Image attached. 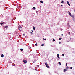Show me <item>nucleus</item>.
<instances>
[{
    "label": "nucleus",
    "instance_id": "26",
    "mask_svg": "<svg viewBox=\"0 0 75 75\" xmlns=\"http://www.w3.org/2000/svg\"><path fill=\"white\" fill-rule=\"evenodd\" d=\"M68 34H69V35L71 34V33H70V32H69Z\"/></svg>",
    "mask_w": 75,
    "mask_h": 75
},
{
    "label": "nucleus",
    "instance_id": "1",
    "mask_svg": "<svg viewBox=\"0 0 75 75\" xmlns=\"http://www.w3.org/2000/svg\"><path fill=\"white\" fill-rule=\"evenodd\" d=\"M18 28L20 31H22V29H23V28L21 26H18Z\"/></svg>",
    "mask_w": 75,
    "mask_h": 75
},
{
    "label": "nucleus",
    "instance_id": "23",
    "mask_svg": "<svg viewBox=\"0 0 75 75\" xmlns=\"http://www.w3.org/2000/svg\"><path fill=\"white\" fill-rule=\"evenodd\" d=\"M44 44H42L41 45V46H42V47H43V46H44Z\"/></svg>",
    "mask_w": 75,
    "mask_h": 75
},
{
    "label": "nucleus",
    "instance_id": "35",
    "mask_svg": "<svg viewBox=\"0 0 75 75\" xmlns=\"http://www.w3.org/2000/svg\"><path fill=\"white\" fill-rule=\"evenodd\" d=\"M68 12H69V11H68Z\"/></svg>",
    "mask_w": 75,
    "mask_h": 75
},
{
    "label": "nucleus",
    "instance_id": "19",
    "mask_svg": "<svg viewBox=\"0 0 75 75\" xmlns=\"http://www.w3.org/2000/svg\"><path fill=\"white\" fill-rule=\"evenodd\" d=\"M33 9H35V7H33Z\"/></svg>",
    "mask_w": 75,
    "mask_h": 75
},
{
    "label": "nucleus",
    "instance_id": "13",
    "mask_svg": "<svg viewBox=\"0 0 75 75\" xmlns=\"http://www.w3.org/2000/svg\"><path fill=\"white\" fill-rule=\"evenodd\" d=\"M40 3H43V1H40Z\"/></svg>",
    "mask_w": 75,
    "mask_h": 75
},
{
    "label": "nucleus",
    "instance_id": "21",
    "mask_svg": "<svg viewBox=\"0 0 75 75\" xmlns=\"http://www.w3.org/2000/svg\"><path fill=\"white\" fill-rule=\"evenodd\" d=\"M67 65H68V63H66V66H67Z\"/></svg>",
    "mask_w": 75,
    "mask_h": 75
},
{
    "label": "nucleus",
    "instance_id": "17",
    "mask_svg": "<svg viewBox=\"0 0 75 75\" xmlns=\"http://www.w3.org/2000/svg\"><path fill=\"white\" fill-rule=\"evenodd\" d=\"M61 39H62V38H60L59 39V40H61Z\"/></svg>",
    "mask_w": 75,
    "mask_h": 75
},
{
    "label": "nucleus",
    "instance_id": "16",
    "mask_svg": "<svg viewBox=\"0 0 75 75\" xmlns=\"http://www.w3.org/2000/svg\"><path fill=\"white\" fill-rule=\"evenodd\" d=\"M43 40H45V41H46L47 39H44V38H43Z\"/></svg>",
    "mask_w": 75,
    "mask_h": 75
},
{
    "label": "nucleus",
    "instance_id": "33",
    "mask_svg": "<svg viewBox=\"0 0 75 75\" xmlns=\"http://www.w3.org/2000/svg\"><path fill=\"white\" fill-rule=\"evenodd\" d=\"M70 40H72V38H70Z\"/></svg>",
    "mask_w": 75,
    "mask_h": 75
},
{
    "label": "nucleus",
    "instance_id": "28",
    "mask_svg": "<svg viewBox=\"0 0 75 75\" xmlns=\"http://www.w3.org/2000/svg\"><path fill=\"white\" fill-rule=\"evenodd\" d=\"M61 36H63V34H61Z\"/></svg>",
    "mask_w": 75,
    "mask_h": 75
},
{
    "label": "nucleus",
    "instance_id": "6",
    "mask_svg": "<svg viewBox=\"0 0 75 75\" xmlns=\"http://www.w3.org/2000/svg\"><path fill=\"white\" fill-rule=\"evenodd\" d=\"M4 57V55L3 54H2L1 55V57H2V58H3Z\"/></svg>",
    "mask_w": 75,
    "mask_h": 75
},
{
    "label": "nucleus",
    "instance_id": "25",
    "mask_svg": "<svg viewBox=\"0 0 75 75\" xmlns=\"http://www.w3.org/2000/svg\"><path fill=\"white\" fill-rule=\"evenodd\" d=\"M69 67H66V69H68V68Z\"/></svg>",
    "mask_w": 75,
    "mask_h": 75
},
{
    "label": "nucleus",
    "instance_id": "31",
    "mask_svg": "<svg viewBox=\"0 0 75 75\" xmlns=\"http://www.w3.org/2000/svg\"><path fill=\"white\" fill-rule=\"evenodd\" d=\"M37 67H39V65H37Z\"/></svg>",
    "mask_w": 75,
    "mask_h": 75
},
{
    "label": "nucleus",
    "instance_id": "9",
    "mask_svg": "<svg viewBox=\"0 0 75 75\" xmlns=\"http://www.w3.org/2000/svg\"><path fill=\"white\" fill-rule=\"evenodd\" d=\"M20 50L21 51H23V49H20Z\"/></svg>",
    "mask_w": 75,
    "mask_h": 75
},
{
    "label": "nucleus",
    "instance_id": "5",
    "mask_svg": "<svg viewBox=\"0 0 75 75\" xmlns=\"http://www.w3.org/2000/svg\"><path fill=\"white\" fill-rule=\"evenodd\" d=\"M67 4L69 6H70V4H69V2L68 1H67Z\"/></svg>",
    "mask_w": 75,
    "mask_h": 75
},
{
    "label": "nucleus",
    "instance_id": "4",
    "mask_svg": "<svg viewBox=\"0 0 75 75\" xmlns=\"http://www.w3.org/2000/svg\"><path fill=\"white\" fill-rule=\"evenodd\" d=\"M57 57L59 59L60 58L59 57V54H57Z\"/></svg>",
    "mask_w": 75,
    "mask_h": 75
},
{
    "label": "nucleus",
    "instance_id": "30",
    "mask_svg": "<svg viewBox=\"0 0 75 75\" xmlns=\"http://www.w3.org/2000/svg\"><path fill=\"white\" fill-rule=\"evenodd\" d=\"M23 35L24 36H25V34H23Z\"/></svg>",
    "mask_w": 75,
    "mask_h": 75
},
{
    "label": "nucleus",
    "instance_id": "12",
    "mask_svg": "<svg viewBox=\"0 0 75 75\" xmlns=\"http://www.w3.org/2000/svg\"><path fill=\"white\" fill-rule=\"evenodd\" d=\"M0 24H1V25H3V23H0Z\"/></svg>",
    "mask_w": 75,
    "mask_h": 75
},
{
    "label": "nucleus",
    "instance_id": "34",
    "mask_svg": "<svg viewBox=\"0 0 75 75\" xmlns=\"http://www.w3.org/2000/svg\"><path fill=\"white\" fill-rule=\"evenodd\" d=\"M31 31H32V32H33V30H32Z\"/></svg>",
    "mask_w": 75,
    "mask_h": 75
},
{
    "label": "nucleus",
    "instance_id": "36",
    "mask_svg": "<svg viewBox=\"0 0 75 75\" xmlns=\"http://www.w3.org/2000/svg\"><path fill=\"white\" fill-rule=\"evenodd\" d=\"M71 1H72V0H71Z\"/></svg>",
    "mask_w": 75,
    "mask_h": 75
},
{
    "label": "nucleus",
    "instance_id": "27",
    "mask_svg": "<svg viewBox=\"0 0 75 75\" xmlns=\"http://www.w3.org/2000/svg\"><path fill=\"white\" fill-rule=\"evenodd\" d=\"M30 33L31 34H33V32H30Z\"/></svg>",
    "mask_w": 75,
    "mask_h": 75
},
{
    "label": "nucleus",
    "instance_id": "11",
    "mask_svg": "<svg viewBox=\"0 0 75 75\" xmlns=\"http://www.w3.org/2000/svg\"><path fill=\"white\" fill-rule=\"evenodd\" d=\"M59 65H61V63L60 62H59Z\"/></svg>",
    "mask_w": 75,
    "mask_h": 75
},
{
    "label": "nucleus",
    "instance_id": "20",
    "mask_svg": "<svg viewBox=\"0 0 75 75\" xmlns=\"http://www.w3.org/2000/svg\"><path fill=\"white\" fill-rule=\"evenodd\" d=\"M53 41H55V39H53Z\"/></svg>",
    "mask_w": 75,
    "mask_h": 75
},
{
    "label": "nucleus",
    "instance_id": "10",
    "mask_svg": "<svg viewBox=\"0 0 75 75\" xmlns=\"http://www.w3.org/2000/svg\"><path fill=\"white\" fill-rule=\"evenodd\" d=\"M69 15H70V16H71V13H70V12H69Z\"/></svg>",
    "mask_w": 75,
    "mask_h": 75
},
{
    "label": "nucleus",
    "instance_id": "18",
    "mask_svg": "<svg viewBox=\"0 0 75 75\" xmlns=\"http://www.w3.org/2000/svg\"><path fill=\"white\" fill-rule=\"evenodd\" d=\"M70 69H72V67H70Z\"/></svg>",
    "mask_w": 75,
    "mask_h": 75
},
{
    "label": "nucleus",
    "instance_id": "22",
    "mask_svg": "<svg viewBox=\"0 0 75 75\" xmlns=\"http://www.w3.org/2000/svg\"><path fill=\"white\" fill-rule=\"evenodd\" d=\"M35 45H36V46H37V45H38V44H35Z\"/></svg>",
    "mask_w": 75,
    "mask_h": 75
},
{
    "label": "nucleus",
    "instance_id": "7",
    "mask_svg": "<svg viewBox=\"0 0 75 75\" xmlns=\"http://www.w3.org/2000/svg\"><path fill=\"white\" fill-rule=\"evenodd\" d=\"M5 28H8V26H5Z\"/></svg>",
    "mask_w": 75,
    "mask_h": 75
},
{
    "label": "nucleus",
    "instance_id": "24",
    "mask_svg": "<svg viewBox=\"0 0 75 75\" xmlns=\"http://www.w3.org/2000/svg\"><path fill=\"white\" fill-rule=\"evenodd\" d=\"M62 56H63V57H64V54H62Z\"/></svg>",
    "mask_w": 75,
    "mask_h": 75
},
{
    "label": "nucleus",
    "instance_id": "3",
    "mask_svg": "<svg viewBox=\"0 0 75 75\" xmlns=\"http://www.w3.org/2000/svg\"><path fill=\"white\" fill-rule=\"evenodd\" d=\"M23 61L25 64H26V63H27V60H23Z\"/></svg>",
    "mask_w": 75,
    "mask_h": 75
},
{
    "label": "nucleus",
    "instance_id": "32",
    "mask_svg": "<svg viewBox=\"0 0 75 75\" xmlns=\"http://www.w3.org/2000/svg\"><path fill=\"white\" fill-rule=\"evenodd\" d=\"M61 42H59V44H61Z\"/></svg>",
    "mask_w": 75,
    "mask_h": 75
},
{
    "label": "nucleus",
    "instance_id": "15",
    "mask_svg": "<svg viewBox=\"0 0 75 75\" xmlns=\"http://www.w3.org/2000/svg\"><path fill=\"white\" fill-rule=\"evenodd\" d=\"M33 30H35V27H34L33 28Z\"/></svg>",
    "mask_w": 75,
    "mask_h": 75
},
{
    "label": "nucleus",
    "instance_id": "2",
    "mask_svg": "<svg viewBox=\"0 0 75 75\" xmlns=\"http://www.w3.org/2000/svg\"><path fill=\"white\" fill-rule=\"evenodd\" d=\"M45 65H46V67H47L48 68H50V66H48V65L46 63H45Z\"/></svg>",
    "mask_w": 75,
    "mask_h": 75
},
{
    "label": "nucleus",
    "instance_id": "8",
    "mask_svg": "<svg viewBox=\"0 0 75 75\" xmlns=\"http://www.w3.org/2000/svg\"><path fill=\"white\" fill-rule=\"evenodd\" d=\"M67 70L66 69H64V72H66V71H67Z\"/></svg>",
    "mask_w": 75,
    "mask_h": 75
},
{
    "label": "nucleus",
    "instance_id": "14",
    "mask_svg": "<svg viewBox=\"0 0 75 75\" xmlns=\"http://www.w3.org/2000/svg\"><path fill=\"white\" fill-rule=\"evenodd\" d=\"M61 3H64V1H62Z\"/></svg>",
    "mask_w": 75,
    "mask_h": 75
},
{
    "label": "nucleus",
    "instance_id": "29",
    "mask_svg": "<svg viewBox=\"0 0 75 75\" xmlns=\"http://www.w3.org/2000/svg\"><path fill=\"white\" fill-rule=\"evenodd\" d=\"M61 7H62V6H63V5H61Z\"/></svg>",
    "mask_w": 75,
    "mask_h": 75
}]
</instances>
